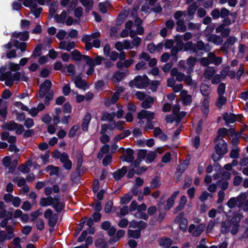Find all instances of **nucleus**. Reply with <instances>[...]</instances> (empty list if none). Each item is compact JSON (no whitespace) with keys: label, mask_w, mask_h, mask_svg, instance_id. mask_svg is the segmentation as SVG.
<instances>
[{"label":"nucleus","mask_w":248,"mask_h":248,"mask_svg":"<svg viewBox=\"0 0 248 248\" xmlns=\"http://www.w3.org/2000/svg\"><path fill=\"white\" fill-rule=\"evenodd\" d=\"M49 152L48 151H46L44 155H40V158L42 160L44 165H46L49 162Z\"/></svg>","instance_id":"bf43d9fd"},{"label":"nucleus","mask_w":248,"mask_h":248,"mask_svg":"<svg viewBox=\"0 0 248 248\" xmlns=\"http://www.w3.org/2000/svg\"><path fill=\"white\" fill-rule=\"evenodd\" d=\"M95 245L96 247L101 248H108V243L105 241L104 238H98L95 241Z\"/></svg>","instance_id":"c9c22d12"},{"label":"nucleus","mask_w":248,"mask_h":248,"mask_svg":"<svg viewBox=\"0 0 248 248\" xmlns=\"http://www.w3.org/2000/svg\"><path fill=\"white\" fill-rule=\"evenodd\" d=\"M159 84V81L156 80H153L151 82V85L149 88L153 92H155L156 91Z\"/></svg>","instance_id":"052dcab7"},{"label":"nucleus","mask_w":248,"mask_h":248,"mask_svg":"<svg viewBox=\"0 0 248 248\" xmlns=\"http://www.w3.org/2000/svg\"><path fill=\"white\" fill-rule=\"evenodd\" d=\"M36 227L39 231H42L45 228L44 221L42 218H39L36 221Z\"/></svg>","instance_id":"6e6d98bb"},{"label":"nucleus","mask_w":248,"mask_h":248,"mask_svg":"<svg viewBox=\"0 0 248 248\" xmlns=\"http://www.w3.org/2000/svg\"><path fill=\"white\" fill-rule=\"evenodd\" d=\"M150 80L147 75H139L134 78V85L138 89H144L149 84Z\"/></svg>","instance_id":"f257e3e1"},{"label":"nucleus","mask_w":248,"mask_h":248,"mask_svg":"<svg viewBox=\"0 0 248 248\" xmlns=\"http://www.w3.org/2000/svg\"><path fill=\"white\" fill-rule=\"evenodd\" d=\"M226 90V84L223 82H221L219 83L217 89V93L218 95H223L225 93Z\"/></svg>","instance_id":"09e8293b"},{"label":"nucleus","mask_w":248,"mask_h":248,"mask_svg":"<svg viewBox=\"0 0 248 248\" xmlns=\"http://www.w3.org/2000/svg\"><path fill=\"white\" fill-rule=\"evenodd\" d=\"M134 150L131 148H127L126 150V155L124 156V158L123 161H124L127 163H132L134 159L133 156Z\"/></svg>","instance_id":"4468645a"},{"label":"nucleus","mask_w":248,"mask_h":248,"mask_svg":"<svg viewBox=\"0 0 248 248\" xmlns=\"http://www.w3.org/2000/svg\"><path fill=\"white\" fill-rule=\"evenodd\" d=\"M205 227V225L204 224H200L198 225L197 227L195 228V230L193 232L192 235L194 237H198L200 236L204 230Z\"/></svg>","instance_id":"5701e85b"},{"label":"nucleus","mask_w":248,"mask_h":248,"mask_svg":"<svg viewBox=\"0 0 248 248\" xmlns=\"http://www.w3.org/2000/svg\"><path fill=\"white\" fill-rule=\"evenodd\" d=\"M229 130L226 128H220L217 131V134L222 138L225 137L228 134Z\"/></svg>","instance_id":"69168bd1"},{"label":"nucleus","mask_w":248,"mask_h":248,"mask_svg":"<svg viewBox=\"0 0 248 248\" xmlns=\"http://www.w3.org/2000/svg\"><path fill=\"white\" fill-rule=\"evenodd\" d=\"M112 160V155H107L102 160V163L104 166H107Z\"/></svg>","instance_id":"338daca9"},{"label":"nucleus","mask_w":248,"mask_h":248,"mask_svg":"<svg viewBox=\"0 0 248 248\" xmlns=\"http://www.w3.org/2000/svg\"><path fill=\"white\" fill-rule=\"evenodd\" d=\"M161 185L160 177L156 176L153 179L151 182V188L152 189L158 188Z\"/></svg>","instance_id":"2f4dec72"},{"label":"nucleus","mask_w":248,"mask_h":248,"mask_svg":"<svg viewBox=\"0 0 248 248\" xmlns=\"http://www.w3.org/2000/svg\"><path fill=\"white\" fill-rule=\"evenodd\" d=\"M127 171V168L123 166L121 169H118L113 172L112 175L116 181H119L123 177Z\"/></svg>","instance_id":"423d86ee"},{"label":"nucleus","mask_w":248,"mask_h":248,"mask_svg":"<svg viewBox=\"0 0 248 248\" xmlns=\"http://www.w3.org/2000/svg\"><path fill=\"white\" fill-rule=\"evenodd\" d=\"M72 107L69 102L65 103L63 106V112L65 114H70L72 112Z\"/></svg>","instance_id":"13d9d810"},{"label":"nucleus","mask_w":248,"mask_h":248,"mask_svg":"<svg viewBox=\"0 0 248 248\" xmlns=\"http://www.w3.org/2000/svg\"><path fill=\"white\" fill-rule=\"evenodd\" d=\"M209 97H204L201 105V110L205 116H207L209 112Z\"/></svg>","instance_id":"6e6552de"},{"label":"nucleus","mask_w":248,"mask_h":248,"mask_svg":"<svg viewBox=\"0 0 248 248\" xmlns=\"http://www.w3.org/2000/svg\"><path fill=\"white\" fill-rule=\"evenodd\" d=\"M223 119L225 121L226 124L234 123L236 121V115L234 113L225 112L223 114Z\"/></svg>","instance_id":"9d476101"},{"label":"nucleus","mask_w":248,"mask_h":248,"mask_svg":"<svg viewBox=\"0 0 248 248\" xmlns=\"http://www.w3.org/2000/svg\"><path fill=\"white\" fill-rule=\"evenodd\" d=\"M198 8V5L197 4V2H193L191 4L188 6L187 8V14L189 16H192L195 14L196 10Z\"/></svg>","instance_id":"6ab92c4d"},{"label":"nucleus","mask_w":248,"mask_h":248,"mask_svg":"<svg viewBox=\"0 0 248 248\" xmlns=\"http://www.w3.org/2000/svg\"><path fill=\"white\" fill-rule=\"evenodd\" d=\"M194 47L195 49V53L198 51H203L204 42L202 40H199L196 43H194Z\"/></svg>","instance_id":"a18cd8bd"},{"label":"nucleus","mask_w":248,"mask_h":248,"mask_svg":"<svg viewBox=\"0 0 248 248\" xmlns=\"http://www.w3.org/2000/svg\"><path fill=\"white\" fill-rule=\"evenodd\" d=\"M71 55L73 60L76 61H80L81 60L82 54L78 49L74 50L71 53Z\"/></svg>","instance_id":"37998d69"},{"label":"nucleus","mask_w":248,"mask_h":248,"mask_svg":"<svg viewBox=\"0 0 248 248\" xmlns=\"http://www.w3.org/2000/svg\"><path fill=\"white\" fill-rule=\"evenodd\" d=\"M187 220L186 218H183L179 223V229L183 232H186L187 230Z\"/></svg>","instance_id":"8fccbe9b"},{"label":"nucleus","mask_w":248,"mask_h":248,"mask_svg":"<svg viewBox=\"0 0 248 248\" xmlns=\"http://www.w3.org/2000/svg\"><path fill=\"white\" fill-rule=\"evenodd\" d=\"M171 154L170 152H166L162 156L161 161L164 163H168L170 161Z\"/></svg>","instance_id":"5fc2aeb1"},{"label":"nucleus","mask_w":248,"mask_h":248,"mask_svg":"<svg viewBox=\"0 0 248 248\" xmlns=\"http://www.w3.org/2000/svg\"><path fill=\"white\" fill-rule=\"evenodd\" d=\"M132 198V196L130 193L125 194L120 199L121 204H127L129 203Z\"/></svg>","instance_id":"79ce46f5"},{"label":"nucleus","mask_w":248,"mask_h":248,"mask_svg":"<svg viewBox=\"0 0 248 248\" xmlns=\"http://www.w3.org/2000/svg\"><path fill=\"white\" fill-rule=\"evenodd\" d=\"M115 116V113L112 112L111 113L108 112H104L103 113L102 116L101 118V120L102 121H105L106 120L109 122L113 121V119L114 117Z\"/></svg>","instance_id":"4be33fe9"},{"label":"nucleus","mask_w":248,"mask_h":248,"mask_svg":"<svg viewBox=\"0 0 248 248\" xmlns=\"http://www.w3.org/2000/svg\"><path fill=\"white\" fill-rule=\"evenodd\" d=\"M243 215L239 213H236L234 214L232 218L229 220L231 224H239V222L243 218Z\"/></svg>","instance_id":"412c9836"},{"label":"nucleus","mask_w":248,"mask_h":248,"mask_svg":"<svg viewBox=\"0 0 248 248\" xmlns=\"http://www.w3.org/2000/svg\"><path fill=\"white\" fill-rule=\"evenodd\" d=\"M133 223L135 224V225H133L132 228H138V230H140V231L141 230L145 229L147 226V223L142 220L139 221L133 220Z\"/></svg>","instance_id":"ea45409f"},{"label":"nucleus","mask_w":248,"mask_h":248,"mask_svg":"<svg viewBox=\"0 0 248 248\" xmlns=\"http://www.w3.org/2000/svg\"><path fill=\"white\" fill-rule=\"evenodd\" d=\"M109 1H106L105 2H99L98 4V8L100 11L103 14H106L107 13V6L110 5Z\"/></svg>","instance_id":"7c9ffc66"},{"label":"nucleus","mask_w":248,"mask_h":248,"mask_svg":"<svg viewBox=\"0 0 248 248\" xmlns=\"http://www.w3.org/2000/svg\"><path fill=\"white\" fill-rule=\"evenodd\" d=\"M67 17V13L65 10H63L60 15L56 14L54 16V18L57 23H63Z\"/></svg>","instance_id":"a211bd4d"},{"label":"nucleus","mask_w":248,"mask_h":248,"mask_svg":"<svg viewBox=\"0 0 248 248\" xmlns=\"http://www.w3.org/2000/svg\"><path fill=\"white\" fill-rule=\"evenodd\" d=\"M200 92L204 97H209V86L207 84H202L200 87Z\"/></svg>","instance_id":"393cba45"},{"label":"nucleus","mask_w":248,"mask_h":248,"mask_svg":"<svg viewBox=\"0 0 248 248\" xmlns=\"http://www.w3.org/2000/svg\"><path fill=\"white\" fill-rule=\"evenodd\" d=\"M215 152L216 154L220 155L223 156L227 153V144L223 139L220 138V142L215 145Z\"/></svg>","instance_id":"7ed1b4c3"},{"label":"nucleus","mask_w":248,"mask_h":248,"mask_svg":"<svg viewBox=\"0 0 248 248\" xmlns=\"http://www.w3.org/2000/svg\"><path fill=\"white\" fill-rule=\"evenodd\" d=\"M208 41L212 42L216 45H220L222 44L223 42V38L219 35L215 34H211L208 39Z\"/></svg>","instance_id":"f8f14e48"},{"label":"nucleus","mask_w":248,"mask_h":248,"mask_svg":"<svg viewBox=\"0 0 248 248\" xmlns=\"http://www.w3.org/2000/svg\"><path fill=\"white\" fill-rule=\"evenodd\" d=\"M17 126V123H16L14 121H10L8 123H6L3 126V128L7 129L9 131H14L15 130Z\"/></svg>","instance_id":"f704fd0d"},{"label":"nucleus","mask_w":248,"mask_h":248,"mask_svg":"<svg viewBox=\"0 0 248 248\" xmlns=\"http://www.w3.org/2000/svg\"><path fill=\"white\" fill-rule=\"evenodd\" d=\"M53 96H54L53 91L49 92L45 96L44 103L46 106H48L49 105L50 101L53 99Z\"/></svg>","instance_id":"49530a36"},{"label":"nucleus","mask_w":248,"mask_h":248,"mask_svg":"<svg viewBox=\"0 0 248 248\" xmlns=\"http://www.w3.org/2000/svg\"><path fill=\"white\" fill-rule=\"evenodd\" d=\"M52 197L51 196L47 197H42L40 199L39 204L42 207H46L52 204Z\"/></svg>","instance_id":"2eb2a0df"},{"label":"nucleus","mask_w":248,"mask_h":248,"mask_svg":"<svg viewBox=\"0 0 248 248\" xmlns=\"http://www.w3.org/2000/svg\"><path fill=\"white\" fill-rule=\"evenodd\" d=\"M154 102L153 97L149 96L141 103V107L144 109H149L151 108L152 105Z\"/></svg>","instance_id":"ddd939ff"},{"label":"nucleus","mask_w":248,"mask_h":248,"mask_svg":"<svg viewBox=\"0 0 248 248\" xmlns=\"http://www.w3.org/2000/svg\"><path fill=\"white\" fill-rule=\"evenodd\" d=\"M51 87V81L49 79H46L39 86V97L41 99L43 98L49 92L52 91L50 90Z\"/></svg>","instance_id":"f03ea898"},{"label":"nucleus","mask_w":248,"mask_h":248,"mask_svg":"<svg viewBox=\"0 0 248 248\" xmlns=\"http://www.w3.org/2000/svg\"><path fill=\"white\" fill-rule=\"evenodd\" d=\"M154 112L145 109L141 110L137 114V118L140 120L145 119H147V121L152 120L154 119Z\"/></svg>","instance_id":"20e7f679"},{"label":"nucleus","mask_w":248,"mask_h":248,"mask_svg":"<svg viewBox=\"0 0 248 248\" xmlns=\"http://www.w3.org/2000/svg\"><path fill=\"white\" fill-rule=\"evenodd\" d=\"M192 178L190 175H186V179L185 180L184 184L183 185V188L186 189L190 186L192 184Z\"/></svg>","instance_id":"864d4df0"},{"label":"nucleus","mask_w":248,"mask_h":248,"mask_svg":"<svg viewBox=\"0 0 248 248\" xmlns=\"http://www.w3.org/2000/svg\"><path fill=\"white\" fill-rule=\"evenodd\" d=\"M58 5L55 3H52L49 7L48 17L49 18L53 17L54 14L56 12Z\"/></svg>","instance_id":"c03bdc74"},{"label":"nucleus","mask_w":248,"mask_h":248,"mask_svg":"<svg viewBox=\"0 0 248 248\" xmlns=\"http://www.w3.org/2000/svg\"><path fill=\"white\" fill-rule=\"evenodd\" d=\"M0 80H5V85L8 87H11L14 82L12 78V72L11 71H7L3 73V77L0 79Z\"/></svg>","instance_id":"0eeeda50"},{"label":"nucleus","mask_w":248,"mask_h":248,"mask_svg":"<svg viewBox=\"0 0 248 248\" xmlns=\"http://www.w3.org/2000/svg\"><path fill=\"white\" fill-rule=\"evenodd\" d=\"M181 98L183 101V104L184 105H190L192 103V96L190 94H187L186 91H183L181 93Z\"/></svg>","instance_id":"1a4fd4ad"},{"label":"nucleus","mask_w":248,"mask_h":248,"mask_svg":"<svg viewBox=\"0 0 248 248\" xmlns=\"http://www.w3.org/2000/svg\"><path fill=\"white\" fill-rule=\"evenodd\" d=\"M232 225L231 223L229 220L222 222L221 224V232L223 234L229 232Z\"/></svg>","instance_id":"dca6fc26"},{"label":"nucleus","mask_w":248,"mask_h":248,"mask_svg":"<svg viewBox=\"0 0 248 248\" xmlns=\"http://www.w3.org/2000/svg\"><path fill=\"white\" fill-rule=\"evenodd\" d=\"M79 127L78 125H74L71 128L68 136L69 138H73L76 136V132L78 131Z\"/></svg>","instance_id":"680f3d73"},{"label":"nucleus","mask_w":248,"mask_h":248,"mask_svg":"<svg viewBox=\"0 0 248 248\" xmlns=\"http://www.w3.org/2000/svg\"><path fill=\"white\" fill-rule=\"evenodd\" d=\"M48 224L50 227L54 228L57 222L58 215L56 214L54 215V217L48 219Z\"/></svg>","instance_id":"de8ad7c7"},{"label":"nucleus","mask_w":248,"mask_h":248,"mask_svg":"<svg viewBox=\"0 0 248 248\" xmlns=\"http://www.w3.org/2000/svg\"><path fill=\"white\" fill-rule=\"evenodd\" d=\"M125 76V74L123 72L119 71H115L112 77V80L115 82H119Z\"/></svg>","instance_id":"f3484780"},{"label":"nucleus","mask_w":248,"mask_h":248,"mask_svg":"<svg viewBox=\"0 0 248 248\" xmlns=\"http://www.w3.org/2000/svg\"><path fill=\"white\" fill-rule=\"evenodd\" d=\"M176 31L178 32H185L186 30V27L183 20H178L176 22Z\"/></svg>","instance_id":"c756f323"},{"label":"nucleus","mask_w":248,"mask_h":248,"mask_svg":"<svg viewBox=\"0 0 248 248\" xmlns=\"http://www.w3.org/2000/svg\"><path fill=\"white\" fill-rule=\"evenodd\" d=\"M197 60L196 58L193 57L192 56H190L186 60L187 64L189 67V68L192 69L193 67L195 65L196 62Z\"/></svg>","instance_id":"603ef678"},{"label":"nucleus","mask_w":248,"mask_h":248,"mask_svg":"<svg viewBox=\"0 0 248 248\" xmlns=\"http://www.w3.org/2000/svg\"><path fill=\"white\" fill-rule=\"evenodd\" d=\"M131 131L128 129L124 130L122 133L115 136V140L116 141H119L129 136L131 134Z\"/></svg>","instance_id":"473e14b6"},{"label":"nucleus","mask_w":248,"mask_h":248,"mask_svg":"<svg viewBox=\"0 0 248 248\" xmlns=\"http://www.w3.org/2000/svg\"><path fill=\"white\" fill-rule=\"evenodd\" d=\"M81 74L82 72L80 73L79 76L75 77L74 83L77 88L85 90L89 88V85L85 80L82 79Z\"/></svg>","instance_id":"39448f33"},{"label":"nucleus","mask_w":248,"mask_h":248,"mask_svg":"<svg viewBox=\"0 0 248 248\" xmlns=\"http://www.w3.org/2000/svg\"><path fill=\"white\" fill-rule=\"evenodd\" d=\"M46 170L47 171H48L49 170H50L49 172V175L50 176H52L54 175H57L59 174V168L58 167L54 166L53 165H48L46 168Z\"/></svg>","instance_id":"cd10ccee"},{"label":"nucleus","mask_w":248,"mask_h":248,"mask_svg":"<svg viewBox=\"0 0 248 248\" xmlns=\"http://www.w3.org/2000/svg\"><path fill=\"white\" fill-rule=\"evenodd\" d=\"M227 102V98L223 95H218L216 102V106L219 108H222Z\"/></svg>","instance_id":"c85d7f7f"},{"label":"nucleus","mask_w":248,"mask_h":248,"mask_svg":"<svg viewBox=\"0 0 248 248\" xmlns=\"http://www.w3.org/2000/svg\"><path fill=\"white\" fill-rule=\"evenodd\" d=\"M238 202H240V200L237 197H232L228 200L227 205L230 208L232 209L237 205Z\"/></svg>","instance_id":"58836bf2"},{"label":"nucleus","mask_w":248,"mask_h":248,"mask_svg":"<svg viewBox=\"0 0 248 248\" xmlns=\"http://www.w3.org/2000/svg\"><path fill=\"white\" fill-rule=\"evenodd\" d=\"M52 206L56 212L59 213L64 210L65 206V204L64 202H62L53 203L52 204Z\"/></svg>","instance_id":"a878e982"},{"label":"nucleus","mask_w":248,"mask_h":248,"mask_svg":"<svg viewBox=\"0 0 248 248\" xmlns=\"http://www.w3.org/2000/svg\"><path fill=\"white\" fill-rule=\"evenodd\" d=\"M156 156V154L155 152L151 151L146 155V162L151 163L153 162Z\"/></svg>","instance_id":"3c124183"},{"label":"nucleus","mask_w":248,"mask_h":248,"mask_svg":"<svg viewBox=\"0 0 248 248\" xmlns=\"http://www.w3.org/2000/svg\"><path fill=\"white\" fill-rule=\"evenodd\" d=\"M2 165L6 168H8L11 164V158L10 156H5L2 160Z\"/></svg>","instance_id":"774afa93"},{"label":"nucleus","mask_w":248,"mask_h":248,"mask_svg":"<svg viewBox=\"0 0 248 248\" xmlns=\"http://www.w3.org/2000/svg\"><path fill=\"white\" fill-rule=\"evenodd\" d=\"M32 9H34L33 10L31 9V11L35 17L38 18L43 11V8L42 7L37 8V4L35 2L32 5Z\"/></svg>","instance_id":"4c0bfd02"},{"label":"nucleus","mask_w":248,"mask_h":248,"mask_svg":"<svg viewBox=\"0 0 248 248\" xmlns=\"http://www.w3.org/2000/svg\"><path fill=\"white\" fill-rule=\"evenodd\" d=\"M43 45L41 44H38L35 47L32 54V57H36L39 56L42 54V48Z\"/></svg>","instance_id":"a19ab883"},{"label":"nucleus","mask_w":248,"mask_h":248,"mask_svg":"<svg viewBox=\"0 0 248 248\" xmlns=\"http://www.w3.org/2000/svg\"><path fill=\"white\" fill-rule=\"evenodd\" d=\"M127 234L129 238L138 239L140 236L141 232L138 229L135 230H128Z\"/></svg>","instance_id":"b1692460"},{"label":"nucleus","mask_w":248,"mask_h":248,"mask_svg":"<svg viewBox=\"0 0 248 248\" xmlns=\"http://www.w3.org/2000/svg\"><path fill=\"white\" fill-rule=\"evenodd\" d=\"M217 185L218 187H220L222 191H223L228 188L229 182L227 180L221 179L217 181Z\"/></svg>","instance_id":"e433bc0d"},{"label":"nucleus","mask_w":248,"mask_h":248,"mask_svg":"<svg viewBox=\"0 0 248 248\" xmlns=\"http://www.w3.org/2000/svg\"><path fill=\"white\" fill-rule=\"evenodd\" d=\"M15 114L16 120L19 122H23L25 120L26 115L24 112H19L17 110L16 111Z\"/></svg>","instance_id":"4d7b16f0"},{"label":"nucleus","mask_w":248,"mask_h":248,"mask_svg":"<svg viewBox=\"0 0 248 248\" xmlns=\"http://www.w3.org/2000/svg\"><path fill=\"white\" fill-rule=\"evenodd\" d=\"M34 124V123L32 119L30 118H27L24 123V125L27 128H30L32 127Z\"/></svg>","instance_id":"0e129e2a"},{"label":"nucleus","mask_w":248,"mask_h":248,"mask_svg":"<svg viewBox=\"0 0 248 248\" xmlns=\"http://www.w3.org/2000/svg\"><path fill=\"white\" fill-rule=\"evenodd\" d=\"M77 158V168L76 171H80V169L82 166L83 163V156L80 152L78 153L76 155Z\"/></svg>","instance_id":"bb28decb"},{"label":"nucleus","mask_w":248,"mask_h":248,"mask_svg":"<svg viewBox=\"0 0 248 248\" xmlns=\"http://www.w3.org/2000/svg\"><path fill=\"white\" fill-rule=\"evenodd\" d=\"M186 115V112L184 111H179L176 116V122L179 123L182 119Z\"/></svg>","instance_id":"e2e57ef3"},{"label":"nucleus","mask_w":248,"mask_h":248,"mask_svg":"<svg viewBox=\"0 0 248 248\" xmlns=\"http://www.w3.org/2000/svg\"><path fill=\"white\" fill-rule=\"evenodd\" d=\"M172 244V240L165 236L161 237L159 241V245L165 248H170Z\"/></svg>","instance_id":"9b49d317"},{"label":"nucleus","mask_w":248,"mask_h":248,"mask_svg":"<svg viewBox=\"0 0 248 248\" xmlns=\"http://www.w3.org/2000/svg\"><path fill=\"white\" fill-rule=\"evenodd\" d=\"M188 161L185 160L184 163H181L177 168V173L182 174L187 169Z\"/></svg>","instance_id":"72a5a7b5"},{"label":"nucleus","mask_w":248,"mask_h":248,"mask_svg":"<svg viewBox=\"0 0 248 248\" xmlns=\"http://www.w3.org/2000/svg\"><path fill=\"white\" fill-rule=\"evenodd\" d=\"M184 50L185 51H189L190 54L195 53V49L194 47V43L191 41H188L184 44Z\"/></svg>","instance_id":"aec40b11"}]
</instances>
